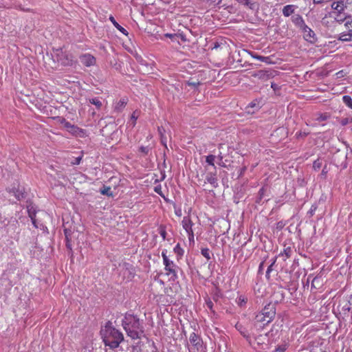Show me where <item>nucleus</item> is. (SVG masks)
<instances>
[{
    "label": "nucleus",
    "mask_w": 352,
    "mask_h": 352,
    "mask_svg": "<svg viewBox=\"0 0 352 352\" xmlns=\"http://www.w3.org/2000/svg\"><path fill=\"white\" fill-rule=\"evenodd\" d=\"M100 333L105 346L112 349L118 348L124 340L122 333L114 328L110 322L101 329Z\"/></svg>",
    "instance_id": "nucleus-1"
},
{
    "label": "nucleus",
    "mask_w": 352,
    "mask_h": 352,
    "mask_svg": "<svg viewBox=\"0 0 352 352\" xmlns=\"http://www.w3.org/2000/svg\"><path fill=\"white\" fill-rule=\"evenodd\" d=\"M122 324L127 336L132 339L140 338L144 335V327L139 318L134 315H126Z\"/></svg>",
    "instance_id": "nucleus-2"
},
{
    "label": "nucleus",
    "mask_w": 352,
    "mask_h": 352,
    "mask_svg": "<svg viewBox=\"0 0 352 352\" xmlns=\"http://www.w3.org/2000/svg\"><path fill=\"white\" fill-rule=\"evenodd\" d=\"M167 250H164L162 252V256L163 258V264L164 265V270L166 272V275H170L173 280L177 278V269L178 267L174 263L173 261H170L167 255Z\"/></svg>",
    "instance_id": "nucleus-3"
},
{
    "label": "nucleus",
    "mask_w": 352,
    "mask_h": 352,
    "mask_svg": "<svg viewBox=\"0 0 352 352\" xmlns=\"http://www.w3.org/2000/svg\"><path fill=\"white\" fill-rule=\"evenodd\" d=\"M344 27L346 30L338 34V39L344 42L352 41V16H348Z\"/></svg>",
    "instance_id": "nucleus-4"
},
{
    "label": "nucleus",
    "mask_w": 352,
    "mask_h": 352,
    "mask_svg": "<svg viewBox=\"0 0 352 352\" xmlns=\"http://www.w3.org/2000/svg\"><path fill=\"white\" fill-rule=\"evenodd\" d=\"M268 321H272L276 316V307L274 304L269 303L260 311Z\"/></svg>",
    "instance_id": "nucleus-5"
},
{
    "label": "nucleus",
    "mask_w": 352,
    "mask_h": 352,
    "mask_svg": "<svg viewBox=\"0 0 352 352\" xmlns=\"http://www.w3.org/2000/svg\"><path fill=\"white\" fill-rule=\"evenodd\" d=\"M270 332L265 333H256L252 332V344L256 343L257 345H262L268 340V335Z\"/></svg>",
    "instance_id": "nucleus-6"
},
{
    "label": "nucleus",
    "mask_w": 352,
    "mask_h": 352,
    "mask_svg": "<svg viewBox=\"0 0 352 352\" xmlns=\"http://www.w3.org/2000/svg\"><path fill=\"white\" fill-rule=\"evenodd\" d=\"M303 38L308 42L314 43L316 41L314 32L305 24L300 29Z\"/></svg>",
    "instance_id": "nucleus-7"
},
{
    "label": "nucleus",
    "mask_w": 352,
    "mask_h": 352,
    "mask_svg": "<svg viewBox=\"0 0 352 352\" xmlns=\"http://www.w3.org/2000/svg\"><path fill=\"white\" fill-rule=\"evenodd\" d=\"M235 328L241 336L248 342L250 345H252V332L250 333L246 327H245L241 323L237 322L235 324Z\"/></svg>",
    "instance_id": "nucleus-8"
},
{
    "label": "nucleus",
    "mask_w": 352,
    "mask_h": 352,
    "mask_svg": "<svg viewBox=\"0 0 352 352\" xmlns=\"http://www.w3.org/2000/svg\"><path fill=\"white\" fill-rule=\"evenodd\" d=\"M7 190L10 194L14 195L18 201L25 197V189L19 185L17 187L13 186L11 188H8Z\"/></svg>",
    "instance_id": "nucleus-9"
},
{
    "label": "nucleus",
    "mask_w": 352,
    "mask_h": 352,
    "mask_svg": "<svg viewBox=\"0 0 352 352\" xmlns=\"http://www.w3.org/2000/svg\"><path fill=\"white\" fill-rule=\"evenodd\" d=\"M80 63L86 67L94 66L96 60V58L90 54H83L79 56Z\"/></svg>",
    "instance_id": "nucleus-10"
},
{
    "label": "nucleus",
    "mask_w": 352,
    "mask_h": 352,
    "mask_svg": "<svg viewBox=\"0 0 352 352\" xmlns=\"http://www.w3.org/2000/svg\"><path fill=\"white\" fill-rule=\"evenodd\" d=\"M334 13L342 14L346 10V2L344 0L333 1L331 6Z\"/></svg>",
    "instance_id": "nucleus-11"
},
{
    "label": "nucleus",
    "mask_w": 352,
    "mask_h": 352,
    "mask_svg": "<svg viewBox=\"0 0 352 352\" xmlns=\"http://www.w3.org/2000/svg\"><path fill=\"white\" fill-rule=\"evenodd\" d=\"M252 76L262 80H267L274 76V74L270 70H259L254 72Z\"/></svg>",
    "instance_id": "nucleus-12"
},
{
    "label": "nucleus",
    "mask_w": 352,
    "mask_h": 352,
    "mask_svg": "<svg viewBox=\"0 0 352 352\" xmlns=\"http://www.w3.org/2000/svg\"><path fill=\"white\" fill-rule=\"evenodd\" d=\"M217 181L216 169L214 172H208L206 173L204 184L209 183L213 188H216L218 187Z\"/></svg>",
    "instance_id": "nucleus-13"
},
{
    "label": "nucleus",
    "mask_w": 352,
    "mask_h": 352,
    "mask_svg": "<svg viewBox=\"0 0 352 352\" xmlns=\"http://www.w3.org/2000/svg\"><path fill=\"white\" fill-rule=\"evenodd\" d=\"M189 341L197 349V350H199L202 346L201 338L194 332L190 334Z\"/></svg>",
    "instance_id": "nucleus-14"
},
{
    "label": "nucleus",
    "mask_w": 352,
    "mask_h": 352,
    "mask_svg": "<svg viewBox=\"0 0 352 352\" xmlns=\"http://www.w3.org/2000/svg\"><path fill=\"white\" fill-rule=\"evenodd\" d=\"M27 210L30 218L31 219L32 224L34 227L37 228L36 222V210L34 205L30 204L27 206Z\"/></svg>",
    "instance_id": "nucleus-15"
},
{
    "label": "nucleus",
    "mask_w": 352,
    "mask_h": 352,
    "mask_svg": "<svg viewBox=\"0 0 352 352\" xmlns=\"http://www.w3.org/2000/svg\"><path fill=\"white\" fill-rule=\"evenodd\" d=\"M182 224L183 228L186 230V232L187 233L191 232L192 231H193L192 230L193 223L189 216H186L183 218V219L182 221Z\"/></svg>",
    "instance_id": "nucleus-16"
},
{
    "label": "nucleus",
    "mask_w": 352,
    "mask_h": 352,
    "mask_svg": "<svg viewBox=\"0 0 352 352\" xmlns=\"http://www.w3.org/2000/svg\"><path fill=\"white\" fill-rule=\"evenodd\" d=\"M292 21L299 29H300L305 24L304 19L300 14L293 15L292 16Z\"/></svg>",
    "instance_id": "nucleus-17"
},
{
    "label": "nucleus",
    "mask_w": 352,
    "mask_h": 352,
    "mask_svg": "<svg viewBox=\"0 0 352 352\" xmlns=\"http://www.w3.org/2000/svg\"><path fill=\"white\" fill-rule=\"evenodd\" d=\"M297 8V6H295V5H293V4H290V5H287L283 7V14L286 16V17H288L290 15H292V14L294 13L295 12V10Z\"/></svg>",
    "instance_id": "nucleus-18"
},
{
    "label": "nucleus",
    "mask_w": 352,
    "mask_h": 352,
    "mask_svg": "<svg viewBox=\"0 0 352 352\" xmlns=\"http://www.w3.org/2000/svg\"><path fill=\"white\" fill-rule=\"evenodd\" d=\"M261 106H262L261 100V99H259V100L255 99L248 105L246 109H247L248 111L250 113V109L252 108V109H253L252 112H254V111L258 110L261 107Z\"/></svg>",
    "instance_id": "nucleus-19"
},
{
    "label": "nucleus",
    "mask_w": 352,
    "mask_h": 352,
    "mask_svg": "<svg viewBox=\"0 0 352 352\" xmlns=\"http://www.w3.org/2000/svg\"><path fill=\"white\" fill-rule=\"evenodd\" d=\"M292 254V249L291 247L287 246L284 248L283 252L278 254V257H282L283 261H286L287 258L291 257Z\"/></svg>",
    "instance_id": "nucleus-20"
},
{
    "label": "nucleus",
    "mask_w": 352,
    "mask_h": 352,
    "mask_svg": "<svg viewBox=\"0 0 352 352\" xmlns=\"http://www.w3.org/2000/svg\"><path fill=\"white\" fill-rule=\"evenodd\" d=\"M267 325L254 321L252 332L254 331L256 333H260Z\"/></svg>",
    "instance_id": "nucleus-21"
},
{
    "label": "nucleus",
    "mask_w": 352,
    "mask_h": 352,
    "mask_svg": "<svg viewBox=\"0 0 352 352\" xmlns=\"http://www.w3.org/2000/svg\"><path fill=\"white\" fill-rule=\"evenodd\" d=\"M254 321L258 323H263V324H269L271 322V321H268L267 318L260 312L255 316Z\"/></svg>",
    "instance_id": "nucleus-22"
},
{
    "label": "nucleus",
    "mask_w": 352,
    "mask_h": 352,
    "mask_svg": "<svg viewBox=\"0 0 352 352\" xmlns=\"http://www.w3.org/2000/svg\"><path fill=\"white\" fill-rule=\"evenodd\" d=\"M109 19L110 21L112 22V23L113 24V25L120 32H122L123 34L124 35H127L128 34V32L127 31L123 28L118 23H117V21L115 20L114 17L111 16L109 17Z\"/></svg>",
    "instance_id": "nucleus-23"
},
{
    "label": "nucleus",
    "mask_w": 352,
    "mask_h": 352,
    "mask_svg": "<svg viewBox=\"0 0 352 352\" xmlns=\"http://www.w3.org/2000/svg\"><path fill=\"white\" fill-rule=\"evenodd\" d=\"M127 103V100L124 98L121 99L115 106V110L117 111H121Z\"/></svg>",
    "instance_id": "nucleus-24"
},
{
    "label": "nucleus",
    "mask_w": 352,
    "mask_h": 352,
    "mask_svg": "<svg viewBox=\"0 0 352 352\" xmlns=\"http://www.w3.org/2000/svg\"><path fill=\"white\" fill-rule=\"evenodd\" d=\"M322 284V280L321 277L320 276H316L314 278L312 283H311V288H314L316 289H318L319 287Z\"/></svg>",
    "instance_id": "nucleus-25"
},
{
    "label": "nucleus",
    "mask_w": 352,
    "mask_h": 352,
    "mask_svg": "<svg viewBox=\"0 0 352 352\" xmlns=\"http://www.w3.org/2000/svg\"><path fill=\"white\" fill-rule=\"evenodd\" d=\"M100 193L104 195H107L108 197H112L113 192L111 191V189L109 186H104L102 189L100 190Z\"/></svg>",
    "instance_id": "nucleus-26"
},
{
    "label": "nucleus",
    "mask_w": 352,
    "mask_h": 352,
    "mask_svg": "<svg viewBox=\"0 0 352 352\" xmlns=\"http://www.w3.org/2000/svg\"><path fill=\"white\" fill-rule=\"evenodd\" d=\"M215 158H216V157L213 155H209L206 156V162L208 165L212 166L214 170L216 169V166H214Z\"/></svg>",
    "instance_id": "nucleus-27"
},
{
    "label": "nucleus",
    "mask_w": 352,
    "mask_h": 352,
    "mask_svg": "<svg viewBox=\"0 0 352 352\" xmlns=\"http://www.w3.org/2000/svg\"><path fill=\"white\" fill-rule=\"evenodd\" d=\"M342 101L346 106L352 109V98L350 96L345 95L342 97Z\"/></svg>",
    "instance_id": "nucleus-28"
},
{
    "label": "nucleus",
    "mask_w": 352,
    "mask_h": 352,
    "mask_svg": "<svg viewBox=\"0 0 352 352\" xmlns=\"http://www.w3.org/2000/svg\"><path fill=\"white\" fill-rule=\"evenodd\" d=\"M173 250L174 252L177 254L178 258H181L184 255V250L181 248L179 244H177L175 246Z\"/></svg>",
    "instance_id": "nucleus-29"
},
{
    "label": "nucleus",
    "mask_w": 352,
    "mask_h": 352,
    "mask_svg": "<svg viewBox=\"0 0 352 352\" xmlns=\"http://www.w3.org/2000/svg\"><path fill=\"white\" fill-rule=\"evenodd\" d=\"M316 116H317V117L315 119H316V120L319 121V122L327 120L330 117L329 114L327 113H318L316 114Z\"/></svg>",
    "instance_id": "nucleus-30"
},
{
    "label": "nucleus",
    "mask_w": 352,
    "mask_h": 352,
    "mask_svg": "<svg viewBox=\"0 0 352 352\" xmlns=\"http://www.w3.org/2000/svg\"><path fill=\"white\" fill-rule=\"evenodd\" d=\"M288 348V344L284 342L280 345L277 346L272 352H285Z\"/></svg>",
    "instance_id": "nucleus-31"
},
{
    "label": "nucleus",
    "mask_w": 352,
    "mask_h": 352,
    "mask_svg": "<svg viewBox=\"0 0 352 352\" xmlns=\"http://www.w3.org/2000/svg\"><path fill=\"white\" fill-rule=\"evenodd\" d=\"M89 102L96 107L98 109H100L102 107V102L98 98H94L89 99Z\"/></svg>",
    "instance_id": "nucleus-32"
},
{
    "label": "nucleus",
    "mask_w": 352,
    "mask_h": 352,
    "mask_svg": "<svg viewBox=\"0 0 352 352\" xmlns=\"http://www.w3.org/2000/svg\"><path fill=\"white\" fill-rule=\"evenodd\" d=\"M201 253L208 261L210 259L211 252L208 248H201Z\"/></svg>",
    "instance_id": "nucleus-33"
},
{
    "label": "nucleus",
    "mask_w": 352,
    "mask_h": 352,
    "mask_svg": "<svg viewBox=\"0 0 352 352\" xmlns=\"http://www.w3.org/2000/svg\"><path fill=\"white\" fill-rule=\"evenodd\" d=\"M164 37L169 38L173 42H177L179 44V36H177V34L166 33L164 34Z\"/></svg>",
    "instance_id": "nucleus-34"
},
{
    "label": "nucleus",
    "mask_w": 352,
    "mask_h": 352,
    "mask_svg": "<svg viewBox=\"0 0 352 352\" xmlns=\"http://www.w3.org/2000/svg\"><path fill=\"white\" fill-rule=\"evenodd\" d=\"M138 116L136 115V111H134L131 116V120L129 122V124L132 126V127H134L136 124V120L138 119Z\"/></svg>",
    "instance_id": "nucleus-35"
},
{
    "label": "nucleus",
    "mask_w": 352,
    "mask_h": 352,
    "mask_svg": "<svg viewBox=\"0 0 352 352\" xmlns=\"http://www.w3.org/2000/svg\"><path fill=\"white\" fill-rule=\"evenodd\" d=\"M348 16H342V14H336V16L334 17L335 20L338 22L339 23H342L343 22H346V19H347Z\"/></svg>",
    "instance_id": "nucleus-36"
},
{
    "label": "nucleus",
    "mask_w": 352,
    "mask_h": 352,
    "mask_svg": "<svg viewBox=\"0 0 352 352\" xmlns=\"http://www.w3.org/2000/svg\"><path fill=\"white\" fill-rule=\"evenodd\" d=\"M248 298L244 296H240L237 298V302L240 307H242L246 304Z\"/></svg>",
    "instance_id": "nucleus-37"
},
{
    "label": "nucleus",
    "mask_w": 352,
    "mask_h": 352,
    "mask_svg": "<svg viewBox=\"0 0 352 352\" xmlns=\"http://www.w3.org/2000/svg\"><path fill=\"white\" fill-rule=\"evenodd\" d=\"M222 0H205L204 2H206L210 6H217L221 3Z\"/></svg>",
    "instance_id": "nucleus-38"
},
{
    "label": "nucleus",
    "mask_w": 352,
    "mask_h": 352,
    "mask_svg": "<svg viewBox=\"0 0 352 352\" xmlns=\"http://www.w3.org/2000/svg\"><path fill=\"white\" fill-rule=\"evenodd\" d=\"M239 3L244 5L252 9L253 3L250 0H236Z\"/></svg>",
    "instance_id": "nucleus-39"
},
{
    "label": "nucleus",
    "mask_w": 352,
    "mask_h": 352,
    "mask_svg": "<svg viewBox=\"0 0 352 352\" xmlns=\"http://www.w3.org/2000/svg\"><path fill=\"white\" fill-rule=\"evenodd\" d=\"M322 166V161L319 159L315 160L314 162V164H313V168L316 170H318L320 168V167Z\"/></svg>",
    "instance_id": "nucleus-40"
},
{
    "label": "nucleus",
    "mask_w": 352,
    "mask_h": 352,
    "mask_svg": "<svg viewBox=\"0 0 352 352\" xmlns=\"http://www.w3.org/2000/svg\"><path fill=\"white\" fill-rule=\"evenodd\" d=\"M254 58L265 63H269L270 60V57L268 56H263L258 54L256 55V56H254Z\"/></svg>",
    "instance_id": "nucleus-41"
},
{
    "label": "nucleus",
    "mask_w": 352,
    "mask_h": 352,
    "mask_svg": "<svg viewBox=\"0 0 352 352\" xmlns=\"http://www.w3.org/2000/svg\"><path fill=\"white\" fill-rule=\"evenodd\" d=\"M154 191L161 197H164V195L162 191V186L160 184L157 185L154 187Z\"/></svg>",
    "instance_id": "nucleus-42"
},
{
    "label": "nucleus",
    "mask_w": 352,
    "mask_h": 352,
    "mask_svg": "<svg viewBox=\"0 0 352 352\" xmlns=\"http://www.w3.org/2000/svg\"><path fill=\"white\" fill-rule=\"evenodd\" d=\"M352 122V118H342L340 121V124L342 125V126H345L346 124H348L349 123H351Z\"/></svg>",
    "instance_id": "nucleus-43"
},
{
    "label": "nucleus",
    "mask_w": 352,
    "mask_h": 352,
    "mask_svg": "<svg viewBox=\"0 0 352 352\" xmlns=\"http://www.w3.org/2000/svg\"><path fill=\"white\" fill-rule=\"evenodd\" d=\"M160 234L162 237L163 240L166 239V231L164 227L161 226L159 231Z\"/></svg>",
    "instance_id": "nucleus-44"
},
{
    "label": "nucleus",
    "mask_w": 352,
    "mask_h": 352,
    "mask_svg": "<svg viewBox=\"0 0 352 352\" xmlns=\"http://www.w3.org/2000/svg\"><path fill=\"white\" fill-rule=\"evenodd\" d=\"M273 266L270 264L267 269L265 276L267 280L270 279V273L273 270Z\"/></svg>",
    "instance_id": "nucleus-45"
},
{
    "label": "nucleus",
    "mask_w": 352,
    "mask_h": 352,
    "mask_svg": "<svg viewBox=\"0 0 352 352\" xmlns=\"http://www.w3.org/2000/svg\"><path fill=\"white\" fill-rule=\"evenodd\" d=\"M63 123H64V126L67 129V131L69 129H75V126L72 124L70 122L66 121L65 120H63Z\"/></svg>",
    "instance_id": "nucleus-46"
},
{
    "label": "nucleus",
    "mask_w": 352,
    "mask_h": 352,
    "mask_svg": "<svg viewBox=\"0 0 352 352\" xmlns=\"http://www.w3.org/2000/svg\"><path fill=\"white\" fill-rule=\"evenodd\" d=\"M140 151L144 153V155H147L150 151V148L148 146H142L140 147Z\"/></svg>",
    "instance_id": "nucleus-47"
},
{
    "label": "nucleus",
    "mask_w": 352,
    "mask_h": 352,
    "mask_svg": "<svg viewBox=\"0 0 352 352\" xmlns=\"http://www.w3.org/2000/svg\"><path fill=\"white\" fill-rule=\"evenodd\" d=\"M187 84L189 86H191V87H197L198 85H199V82L198 81H192V80H188L187 82Z\"/></svg>",
    "instance_id": "nucleus-48"
},
{
    "label": "nucleus",
    "mask_w": 352,
    "mask_h": 352,
    "mask_svg": "<svg viewBox=\"0 0 352 352\" xmlns=\"http://www.w3.org/2000/svg\"><path fill=\"white\" fill-rule=\"evenodd\" d=\"M346 10L349 11H352V0H345Z\"/></svg>",
    "instance_id": "nucleus-49"
},
{
    "label": "nucleus",
    "mask_w": 352,
    "mask_h": 352,
    "mask_svg": "<svg viewBox=\"0 0 352 352\" xmlns=\"http://www.w3.org/2000/svg\"><path fill=\"white\" fill-rule=\"evenodd\" d=\"M317 209V206L316 205H312L308 213L310 216H313Z\"/></svg>",
    "instance_id": "nucleus-50"
},
{
    "label": "nucleus",
    "mask_w": 352,
    "mask_h": 352,
    "mask_svg": "<svg viewBox=\"0 0 352 352\" xmlns=\"http://www.w3.org/2000/svg\"><path fill=\"white\" fill-rule=\"evenodd\" d=\"M206 305H207V307L212 311H213L212 310V307H213V302L210 300H207L206 301Z\"/></svg>",
    "instance_id": "nucleus-51"
},
{
    "label": "nucleus",
    "mask_w": 352,
    "mask_h": 352,
    "mask_svg": "<svg viewBox=\"0 0 352 352\" xmlns=\"http://www.w3.org/2000/svg\"><path fill=\"white\" fill-rule=\"evenodd\" d=\"M66 240V247L68 250H72V245L71 243V238H68V239Z\"/></svg>",
    "instance_id": "nucleus-52"
},
{
    "label": "nucleus",
    "mask_w": 352,
    "mask_h": 352,
    "mask_svg": "<svg viewBox=\"0 0 352 352\" xmlns=\"http://www.w3.org/2000/svg\"><path fill=\"white\" fill-rule=\"evenodd\" d=\"M177 36H179V39H181L182 41H183V42H186L187 41V38L186 37V35L184 34L183 33H178Z\"/></svg>",
    "instance_id": "nucleus-53"
},
{
    "label": "nucleus",
    "mask_w": 352,
    "mask_h": 352,
    "mask_svg": "<svg viewBox=\"0 0 352 352\" xmlns=\"http://www.w3.org/2000/svg\"><path fill=\"white\" fill-rule=\"evenodd\" d=\"M263 268H264V261H262L259 264L258 270V273L260 274H263Z\"/></svg>",
    "instance_id": "nucleus-54"
},
{
    "label": "nucleus",
    "mask_w": 352,
    "mask_h": 352,
    "mask_svg": "<svg viewBox=\"0 0 352 352\" xmlns=\"http://www.w3.org/2000/svg\"><path fill=\"white\" fill-rule=\"evenodd\" d=\"M80 131V129L77 126H75V129H69L68 130L69 132H70L72 134H76L78 133V131Z\"/></svg>",
    "instance_id": "nucleus-55"
},
{
    "label": "nucleus",
    "mask_w": 352,
    "mask_h": 352,
    "mask_svg": "<svg viewBox=\"0 0 352 352\" xmlns=\"http://www.w3.org/2000/svg\"><path fill=\"white\" fill-rule=\"evenodd\" d=\"M188 240L190 242H194V233H193V231H192L191 232H188Z\"/></svg>",
    "instance_id": "nucleus-56"
},
{
    "label": "nucleus",
    "mask_w": 352,
    "mask_h": 352,
    "mask_svg": "<svg viewBox=\"0 0 352 352\" xmlns=\"http://www.w3.org/2000/svg\"><path fill=\"white\" fill-rule=\"evenodd\" d=\"M265 188H261L259 191H258V196H259V199H261L263 196L265 194Z\"/></svg>",
    "instance_id": "nucleus-57"
},
{
    "label": "nucleus",
    "mask_w": 352,
    "mask_h": 352,
    "mask_svg": "<svg viewBox=\"0 0 352 352\" xmlns=\"http://www.w3.org/2000/svg\"><path fill=\"white\" fill-rule=\"evenodd\" d=\"M65 232V239H68V238H71V231L67 230V229H65L64 230Z\"/></svg>",
    "instance_id": "nucleus-58"
},
{
    "label": "nucleus",
    "mask_w": 352,
    "mask_h": 352,
    "mask_svg": "<svg viewBox=\"0 0 352 352\" xmlns=\"http://www.w3.org/2000/svg\"><path fill=\"white\" fill-rule=\"evenodd\" d=\"M81 160H82V157H78L75 158L74 162H73L72 163L74 164H79L81 162Z\"/></svg>",
    "instance_id": "nucleus-59"
},
{
    "label": "nucleus",
    "mask_w": 352,
    "mask_h": 352,
    "mask_svg": "<svg viewBox=\"0 0 352 352\" xmlns=\"http://www.w3.org/2000/svg\"><path fill=\"white\" fill-rule=\"evenodd\" d=\"M245 52L249 54L253 58H254V56H256L257 54H256L255 52H252V51H250V50H245Z\"/></svg>",
    "instance_id": "nucleus-60"
},
{
    "label": "nucleus",
    "mask_w": 352,
    "mask_h": 352,
    "mask_svg": "<svg viewBox=\"0 0 352 352\" xmlns=\"http://www.w3.org/2000/svg\"><path fill=\"white\" fill-rule=\"evenodd\" d=\"M296 135L298 137H302V136L305 137V136L307 135V133H302V132H298V133H296Z\"/></svg>",
    "instance_id": "nucleus-61"
},
{
    "label": "nucleus",
    "mask_w": 352,
    "mask_h": 352,
    "mask_svg": "<svg viewBox=\"0 0 352 352\" xmlns=\"http://www.w3.org/2000/svg\"><path fill=\"white\" fill-rule=\"evenodd\" d=\"M271 87L274 89V90H276L278 89V85L274 83V82H272L271 83Z\"/></svg>",
    "instance_id": "nucleus-62"
},
{
    "label": "nucleus",
    "mask_w": 352,
    "mask_h": 352,
    "mask_svg": "<svg viewBox=\"0 0 352 352\" xmlns=\"http://www.w3.org/2000/svg\"><path fill=\"white\" fill-rule=\"evenodd\" d=\"M314 3L316 4H319L323 2L324 0H313Z\"/></svg>",
    "instance_id": "nucleus-63"
},
{
    "label": "nucleus",
    "mask_w": 352,
    "mask_h": 352,
    "mask_svg": "<svg viewBox=\"0 0 352 352\" xmlns=\"http://www.w3.org/2000/svg\"><path fill=\"white\" fill-rule=\"evenodd\" d=\"M277 257H278V256H276V257H274V258L272 260L271 265H274V264L276 263V261Z\"/></svg>",
    "instance_id": "nucleus-64"
}]
</instances>
